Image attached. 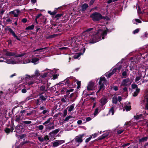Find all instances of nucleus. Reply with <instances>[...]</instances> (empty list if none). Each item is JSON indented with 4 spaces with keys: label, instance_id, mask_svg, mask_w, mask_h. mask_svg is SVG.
<instances>
[{
    "label": "nucleus",
    "instance_id": "nucleus-41",
    "mask_svg": "<svg viewBox=\"0 0 148 148\" xmlns=\"http://www.w3.org/2000/svg\"><path fill=\"white\" fill-rule=\"evenodd\" d=\"M133 62L132 61H131V63L130 64V70L132 71L134 70V67L132 65V63Z\"/></svg>",
    "mask_w": 148,
    "mask_h": 148
},
{
    "label": "nucleus",
    "instance_id": "nucleus-52",
    "mask_svg": "<svg viewBox=\"0 0 148 148\" xmlns=\"http://www.w3.org/2000/svg\"><path fill=\"white\" fill-rule=\"evenodd\" d=\"M26 136L25 134H21L19 136V138L20 139H22L24 138Z\"/></svg>",
    "mask_w": 148,
    "mask_h": 148
},
{
    "label": "nucleus",
    "instance_id": "nucleus-29",
    "mask_svg": "<svg viewBox=\"0 0 148 148\" xmlns=\"http://www.w3.org/2000/svg\"><path fill=\"white\" fill-rule=\"evenodd\" d=\"M4 131L5 133L8 134L11 132V130L10 128L6 127L4 130Z\"/></svg>",
    "mask_w": 148,
    "mask_h": 148
},
{
    "label": "nucleus",
    "instance_id": "nucleus-27",
    "mask_svg": "<svg viewBox=\"0 0 148 148\" xmlns=\"http://www.w3.org/2000/svg\"><path fill=\"white\" fill-rule=\"evenodd\" d=\"M105 89V86L104 85V84H103L102 85H101L99 86V89L97 92V93L99 92L101 89H102L103 91Z\"/></svg>",
    "mask_w": 148,
    "mask_h": 148
},
{
    "label": "nucleus",
    "instance_id": "nucleus-4",
    "mask_svg": "<svg viewBox=\"0 0 148 148\" xmlns=\"http://www.w3.org/2000/svg\"><path fill=\"white\" fill-rule=\"evenodd\" d=\"M85 135V134H84L79 135L75 137V140L77 143H81L83 141L82 138L84 137Z\"/></svg>",
    "mask_w": 148,
    "mask_h": 148
},
{
    "label": "nucleus",
    "instance_id": "nucleus-5",
    "mask_svg": "<svg viewBox=\"0 0 148 148\" xmlns=\"http://www.w3.org/2000/svg\"><path fill=\"white\" fill-rule=\"evenodd\" d=\"M45 127L46 131H49L51 130L54 129V124L53 123H50L45 125Z\"/></svg>",
    "mask_w": 148,
    "mask_h": 148
},
{
    "label": "nucleus",
    "instance_id": "nucleus-13",
    "mask_svg": "<svg viewBox=\"0 0 148 148\" xmlns=\"http://www.w3.org/2000/svg\"><path fill=\"white\" fill-rule=\"evenodd\" d=\"M100 101L101 103V106L103 107L107 103L108 101L106 98L103 97L101 99Z\"/></svg>",
    "mask_w": 148,
    "mask_h": 148
},
{
    "label": "nucleus",
    "instance_id": "nucleus-22",
    "mask_svg": "<svg viewBox=\"0 0 148 148\" xmlns=\"http://www.w3.org/2000/svg\"><path fill=\"white\" fill-rule=\"evenodd\" d=\"M16 53L14 52H7L5 54L6 56H11L15 55Z\"/></svg>",
    "mask_w": 148,
    "mask_h": 148
},
{
    "label": "nucleus",
    "instance_id": "nucleus-12",
    "mask_svg": "<svg viewBox=\"0 0 148 148\" xmlns=\"http://www.w3.org/2000/svg\"><path fill=\"white\" fill-rule=\"evenodd\" d=\"M73 78V77L72 76L67 77L64 80V81L65 82V84L68 86L71 85V82L70 80Z\"/></svg>",
    "mask_w": 148,
    "mask_h": 148
},
{
    "label": "nucleus",
    "instance_id": "nucleus-34",
    "mask_svg": "<svg viewBox=\"0 0 148 148\" xmlns=\"http://www.w3.org/2000/svg\"><path fill=\"white\" fill-rule=\"evenodd\" d=\"M53 146L54 147H57L59 145V143L57 141H56L54 142H53Z\"/></svg>",
    "mask_w": 148,
    "mask_h": 148
},
{
    "label": "nucleus",
    "instance_id": "nucleus-7",
    "mask_svg": "<svg viewBox=\"0 0 148 148\" xmlns=\"http://www.w3.org/2000/svg\"><path fill=\"white\" fill-rule=\"evenodd\" d=\"M60 130L59 129H56L49 133V134L51 138L53 137Z\"/></svg>",
    "mask_w": 148,
    "mask_h": 148
},
{
    "label": "nucleus",
    "instance_id": "nucleus-6",
    "mask_svg": "<svg viewBox=\"0 0 148 148\" xmlns=\"http://www.w3.org/2000/svg\"><path fill=\"white\" fill-rule=\"evenodd\" d=\"M21 12L20 11L18 10H15L14 11H11L9 12L10 14H12L14 15L15 17H17L18 16L19 14Z\"/></svg>",
    "mask_w": 148,
    "mask_h": 148
},
{
    "label": "nucleus",
    "instance_id": "nucleus-45",
    "mask_svg": "<svg viewBox=\"0 0 148 148\" xmlns=\"http://www.w3.org/2000/svg\"><path fill=\"white\" fill-rule=\"evenodd\" d=\"M30 142L29 141H26L24 142H23L21 143L20 145H21V146H23L25 144L29 143Z\"/></svg>",
    "mask_w": 148,
    "mask_h": 148
},
{
    "label": "nucleus",
    "instance_id": "nucleus-20",
    "mask_svg": "<svg viewBox=\"0 0 148 148\" xmlns=\"http://www.w3.org/2000/svg\"><path fill=\"white\" fill-rule=\"evenodd\" d=\"M21 115L20 114V115H16L14 118V120L16 122H18V123L20 122L22 120V119L21 118Z\"/></svg>",
    "mask_w": 148,
    "mask_h": 148
},
{
    "label": "nucleus",
    "instance_id": "nucleus-10",
    "mask_svg": "<svg viewBox=\"0 0 148 148\" xmlns=\"http://www.w3.org/2000/svg\"><path fill=\"white\" fill-rule=\"evenodd\" d=\"M110 134V133L108 132H106L105 133L103 134L101 136L99 137L98 138L99 140H101L105 138L108 137Z\"/></svg>",
    "mask_w": 148,
    "mask_h": 148
},
{
    "label": "nucleus",
    "instance_id": "nucleus-44",
    "mask_svg": "<svg viewBox=\"0 0 148 148\" xmlns=\"http://www.w3.org/2000/svg\"><path fill=\"white\" fill-rule=\"evenodd\" d=\"M23 122L24 124H29L32 123V122L31 121H23Z\"/></svg>",
    "mask_w": 148,
    "mask_h": 148
},
{
    "label": "nucleus",
    "instance_id": "nucleus-16",
    "mask_svg": "<svg viewBox=\"0 0 148 148\" xmlns=\"http://www.w3.org/2000/svg\"><path fill=\"white\" fill-rule=\"evenodd\" d=\"M24 126L22 123H20L18 125L15 127V129L17 130L22 131L24 129Z\"/></svg>",
    "mask_w": 148,
    "mask_h": 148
},
{
    "label": "nucleus",
    "instance_id": "nucleus-32",
    "mask_svg": "<svg viewBox=\"0 0 148 148\" xmlns=\"http://www.w3.org/2000/svg\"><path fill=\"white\" fill-rule=\"evenodd\" d=\"M52 119V117L49 118L47 121H45L44 123H43V125H47V124H49L50 123V120Z\"/></svg>",
    "mask_w": 148,
    "mask_h": 148
},
{
    "label": "nucleus",
    "instance_id": "nucleus-15",
    "mask_svg": "<svg viewBox=\"0 0 148 148\" xmlns=\"http://www.w3.org/2000/svg\"><path fill=\"white\" fill-rule=\"evenodd\" d=\"M48 86L46 87V86L43 85L39 87V90L40 91H47L48 90Z\"/></svg>",
    "mask_w": 148,
    "mask_h": 148
},
{
    "label": "nucleus",
    "instance_id": "nucleus-46",
    "mask_svg": "<svg viewBox=\"0 0 148 148\" xmlns=\"http://www.w3.org/2000/svg\"><path fill=\"white\" fill-rule=\"evenodd\" d=\"M59 76V74H54L52 75L53 78L52 79H55L58 78V76Z\"/></svg>",
    "mask_w": 148,
    "mask_h": 148
},
{
    "label": "nucleus",
    "instance_id": "nucleus-62",
    "mask_svg": "<svg viewBox=\"0 0 148 148\" xmlns=\"http://www.w3.org/2000/svg\"><path fill=\"white\" fill-rule=\"evenodd\" d=\"M92 138V136H90V137L86 138L85 140V142L86 143H87L90 140V139H91Z\"/></svg>",
    "mask_w": 148,
    "mask_h": 148
},
{
    "label": "nucleus",
    "instance_id": "nucleus-25",
    "mask_svg": "<svg viewBox=\"0 0 148 148\" xmlns=\"http://www.w3.org/2000/svg\"><path fill=\"white\" fill-rule=\"evenodd\" d=\"M58 35V34H54L52 35L49 36H47L46 38L47 39H51L55 38Z\"/></svg>",
    "mask_w": 148,
    "mask_h": 148
},
{
    "label": "nucleus",
    "instance_id": "nucleus-58",
    "mask_svg": "<svg viewBox=\"0 0 148 148\" xmlns=\"http://www.w3.org/2000/svg\"><path fill=\"white\" fill-rule=\"evenodd\" d=\"M122 75L125 77L127 75V73L126 71H123L122 74Z\"/></svg>",
    "mask_w": 148,
    "mask_h": 148
},
{
    "label": "nucleus",
    "instance_id": "nucleus-38",
    "mask_svg": "<svg viewBox=\"0 0 148 148\" xmlns=\"http://www.w3.org/2000/svg\"><path fill=\"white\" fill-rule=\"evenodd\" d=\"M47 49H48L47 47H44V48H40V49H37L36 50H34V51L35 52V51H40V52H42V51H41L42 50H43V49L47 50Z\"/></svg>",
    "mask_w": 148,
    "mask_h": 148
},
{
    "label": "nucleus",
    "instance_id": "nucleus-61",
    "mask_svg": "<svg viewBox=\"0 0 148 148\" xmlns=\"http://www.w3.org/2000/svg\"><path fill=\"white\" fill-rule=\"evenodd\" d=\"M38 127L39 130H42L44 128V126L42 125H40L38 126Z\"/></svg>",
    "mask_w": 148,
    "mask_h": 148
},
{
    "label": "nucleus",
    "instance_id": "nucleus-14",
    "mask_svg": "<svg viewBox=\"0 0 148 148\" xmlns=\"http://www.w3.org/2000/svg\"><path fill=\"white\" fill-rule=\"evenodd\" d=\"M94 85V83L93 82H90L87 86V90H92Z\"/></svg>",
    "mask_w": 148,
    "mask_h": 148
},
{
    "label": "nucleus",
    "instance_id": "nucleus-24",
    "mask_svg": "<svg viewBox=\"0 0 148 148\" xmlns=\"http://www.w3.org/2000/svg\"><path fill=\"white\" fill-rule=\"evenodd\" d=\"M75 106V104L73 103L70 106L68 107L67 108L69 107L68 109V111L69 112H71L74 109Z\"/></svg>",
    "mask_w": 148,
    "mask_h": 148
},
{
    "label": "nucleus",
    "instance_id": "nucleus-2",
    "mask_svg": "<svg viewBox=\"0 0 148 148\" xmlns=\"http://www.w3.org/2000/svg\"><path fill=\"white\" fill-rule=\"evenodd\" d=\"M90 17L94 22L98 21L101 20L105 18L104 16H102L100 13L98 12L93 13L90 15Z\"/></svg>",
    "mask_w": 148,
    "mask_h": 148
},
{
    "label": "nucleus",
    "instance_id": "nucleus-64",
    "mask_svg": "<svg viewBox=\"0 0 148 148\" xmlns=\"http://www.w3.org/2000/svg\"><path fill=\"white\" fill-rule=\"evenodd\" d=\"M27 19L26 18H25L23 19L21 21L23 23H26L27 21Z\"/></svg>",
    "mask_w": 148,
    "mask_h": 148
},
{
    "label": "nucleus",
    "instance_id": "nucleus-43",
    "mask_svg": "<svg viewBox=\"0 0 148 148\" xmlns=\"http://www.w3.org/2000/svg\"><path fill=\"white\" fill-rule=\"evenodd\" d=\"M77 88L78 89H79L80 87L81 86V82L78 80L77 81Z\"/></svg>",
    "mask_w": 148,
    "mask_h": 148
},
{
    "label": "nucleus",
    "instance_id": "nucleus-55",
    "mask_svg": "<svg viewBox=\"0 0 148 148\" xmlns=\"http://www.w3.org/2000/svg\"><path fill=\"white\" fill-rule=\"evenodd\" d=\"M132 88L133 89H134L136 88H138L137 85L136 84H132Z\"/></svg>",
    "mask_w": 148,
    "mask_h": 148
},
{
    "label": "nucleus",
    "instance_id": "nucleus-9",
    "mask_svg": "<svg viewBox=\"0 0 148 148\" xmlns=\"http://www.w3.org/2000/svg\"><path fill=\"white\" fill-rule=\"evenodd\" d=\"M130 79L129 78H127L126 79H124L122 81L121 86H127V83H128L130 82Z\"/></svg>",
    "mask_w": 148,
    "mask_h": 148
},
{
    "label": "nucleus",
    "instance_id": "nucleus-33",
    "mask_svg": "<svg viewBox=\"0 0 148 148\" xmlns=\"http://www.w3.org/2000/svg\"><path fill=\"white\" fill-rule=\"evenodd\" d=\"M39 59L36 58H33L31 62L32 63H36L39 60Z\"/></svg>",
    "mask_w": 148,
    "mask_h": 148
},
{
    "label": "nucleus",
    "instance_id": "nucleus-11",
    "mask_svg": "<svg viewBox=\"0 0 148 148\" xmlns=\"http://www.w3.org/2000/svg\"><path fill=\"white\" fill-rule=\"evenodd\" d=\"M38 138L41 142H43L44 140H49V139L48 136L47 135H46L44 138H42L41 136H38Z\"/></svg>",
    "mask_w": 148,
    "mask_h": 148
},
{
    "label": "nucleus",
    "instance_id": "nucleus-19",
    "mask_svg": "<svg viewBox=\"0 0 148 148\" xmlns=\"http://www.w3.org/2000/svg\"><path fill=\"white\" fill-rule=\"evenodd\" d=\"M82 38L80 37H73L72 38V40L73 42H79L82 40Z\"/></svg>",
    "mask_w": 148,
    "mask_h": 148
},
{
    "label": "nucleus",
    "instance_id": "nucleus-8",
    "mask_svg": "<svg viewBox=\"0 0 148 148\" xmlns=\"http://www.w3.org/2000/svg\"><path fill=\"white\" fill-rule=\"evenodd\" d=\"M106 83V80L104 77H101L100 78L99 80V84L101 85L103 84L104 85L105 83Z\"/></svg>",
    "mask_w": 148,
    "mask_h": 148
},
{
    "label": "nucleus",
    "instance_id": "nucleus-59",
    "mask_svg": "<svg viewBox=\"0 0 148 148\" xmlns=\"http://www.w3.org/2000/svg\"><path fill=\"white\" fill-rule=\"evenodd\" d=\"M54 30L55 31V32H60L61 31V30L60 29L58 28V27L55 28Z\"/></svg>",
    "mask_w": 148,
    "mask_h": 148
},
{
    "label": "nucleus",
    "instance_id": "nucleus-35",
    "mask_svg": "<svg viewBox=\"0 0 148 148\" xmlns=\"http://www.w3.org/2000/svg\"><path fill=\"white\" fill-rule=\"evenodd\" d=\"M99 108L98 107L96 108L95 110L94 113V115L95 116H96L99 113Z\"/></svg>",
    "mask_w": 148,
    "mask_h": 148
},
{
    "label": "nucleus",
    "instance_id": "nucleus-53",
    "mask_svg": "<svg viewBox=\"0 0 148 148\" xmlns=\"http://www.w3.org/2000/svg\"><path fill=\"white\" fill-rule=\"evenodd\" d=\"M142 75H140L138 77H136L135 79V81L137 82L141 78V77H142Z\"/></svg>",
    "mask_w": 148,
    "mask_h": 148
},
{
    "label": "nucleus",
    "instance_id": "nucleus-3",
    "mask_svg": "<svg viewBox=\"0 0 148 148\" xmlns=\"http://www.w3.org/2000/svg\"><path fill=\"white\" fill-rule=\"evenodd\" d=\"M5 30H8L9 32L13 36L14 38H16L17 40L19 41L21 40V39L18 37L14 32L9 26H6L5 28Z\"/></svg>",
    "mask_w": 148,
    "mask_h": 148
},
{
    "label": "nucleus",
    "instance_id": "nucleus-54",
    "mask_svg": "<svg viewBox=\"0 0 148 148\" xmlns=\"http://www.w3.org/2000/svg\"><path fill=\"white\" fill-rule=\"evenodd\" d=\"M42 14L40 13L38 15H37L36 16L35 19V21H36V20H37L38 18H39L41 16H42Z\"/></svg>",
    "mask_w": 148,
    "mask_h": 148
},
{
    "label": "nucleus",
    "instance_id": "nucleus-18",
    "mask_svg": "<svg viewBox=\"0 0 148 148\" xmlns=\"http://www.w3.org/2000/svg\"><path fill=\"white\" fill-rule=\"evenodd\" d=\"M39 97L38 98L40 100H41V102H43V101H46L47 97V96L46 94H45V96L43 95H39Z\"/></svg>",
    "mask_w": 148,
    "mask_h": 148
},
{
    "label": "nucleus",
    "instance_id": "nucleus-50",
    "mask_svg": "<svg viewBox=\"0 0 148 148\" xmlns=\"http://www.w3.org/2000/svg\"><path fill=\"white\" fill-rule=\"evenodd\" d=\"M43 18L44 19V21H43V24L45 25V24L47 23V18H46L45 16H43Z\"/></svg>",
    "mask_w": 148,
    "mask_h": 148
},
{
    "label": "nucleus",
    "instance_id": "nucleus-42",
    "mask_svg": "<svg viewBox=\"0 0 148 148\" xmlns=\"http://www.w3.org/2000/svg\"><path fill=\"white\" fill-rule=\"evenodd\" d=\"M73 118V116L71 115H69L67 116L64 119V121H68L69 119Z\"/></svg>",
    "mask_w": 148,
    "mask_h": 148
},
{
    "label": "nucleus",
    "instance_id": "nucleus-26",
    "mask_svg": "<svg viewBox=\"0 0 148 148\" xmlns=\"http://www.w3.org/2000/svg\"><path fill=\"white\" fill-rule=\"evenodd\" d=\"M63 14H56L55 16V18H56V20H58L61 17H63Z\"/></svg>",
    "mask_w": 148,
    "mask_h": 148
},
{
    "label": "nucleus",
    "instance_id": "nucleus-47",
    "mask_svg": "<svg viewBox=\"0 0 148 148\" xmlns=\"http://www.w3.org/2000/svg\"><path fill=\"white\" fill-rule=\"evenodd\" d=\"M67 108L64 109L63 111V116L64 117H65L67 115Z\"/></svg>",
    "mask_w": 148,
    "mask_h": 148
},
{
    "label": "nucleus",
    "instance_id": "nucleus-57",
    "mask_svg": "<svg viewBox=\"0 0 148 148\" xmlns=\"http://www.w3.org/2000/svg\"><path fill=\"white\" fill-rule=\"evenodd\" d=\"M67 90V88H64L63 89L61 90V93L62 94H64V92H66Z\"/></svg>",
    "mask_w": 148,
    "mask_h": 148
},
{
    "label": "nucleus",
    "instance_id": "nucleus-23",
    "mask_svg": "<svg viewBox=\"0 0 148 148\" xmlns=\"http://www.w3.org/2000/svg\"><path fill=\"white\" fill-rule=\"evenodd\" d=\"M28 112V111L26 109L22 110L20 112V114L21 115V116H25V115L26 113H27Z\"/></svg>",
    "mask_w": 148,
    "mask_h": 148
},
{
    "label": "nucleus",
    "instance_id": "nucleus-49",
    "mask_svg": "<svg viewBox=\"0 0 148 148\" xmlns=\"http://www.w3.org/2000/svg\"><path fill=\"white\" fill-rule=\"evenodd\" d=\"M125 109L127 111H130L131 109V108L130 106H126L125 108Z\"/></svg>",
    "mask_w": 148,
    "mask_h": 148
},
{
    "label": "nucleus",
    "instance_id": "nucleus-51",
    "mask_svg": "<svg viewBox=\"0 0 148 148\" xmlns=\"http://www.w3.org/2000/svg\"><path fill=\"white\" fill-rule=\"evenodd\" d=\"M32 78V77H31L30 75H26V76L25 78V80H27L28 79H30V78Z\"/></svg>",
    "mask_w": 148,
    "mask_h": 148
},
{
    "label": "nucleus",
    "instance_id": "nucleus-48",
    "mask_svg": "<svg viewBox=\"0 0 148 148\" xmlns=\"http://www.w3.org/2000/svg\"><path fill=\"white\" fill-rule=\"evenodd\" d=\"M35 75L36 77H38L40 75V73H39V72L38 70H36L35 71Z\"/></svg>",
    "mask_w": 148,
    "mask_h": 148
},
{
    "label": "nucleus",
    "instance_id": "nucleus-37",
    "mask_svg": "<svg viewBox=\"0 0 148 148\" xmlns=\"http://www.w3.org/2000/svg\"><path fill=\"white\" fill-rule=\"evenodd\" d=\"M81 53H76V54L74 55L73 58L74 59L78 58L80 56Z\"/></svg>",
    "mask_w": 148,
    "mask_h": 148
},
{
    "label": "nucleus",
    "instance_id": "nucleus-56",
    "mask_svg": "<svg viewBox=\"0 0 148 148\" xmlns=\"http://www.w3.org/2000/svg\"><path fill=\"white\" fill-rule=\"evenodd\" d=\"M47 73H45L43 74L41 76V77L43 78H45V77H47Z\"/></svg>",
    "mask_w": 148,
    "mask_h": 148
},
{
    "label": "nucleus",
    "instance_id": "nucleus-30",
    "mask_svg": "<svg viewBox=\"0 0 148 148\" xmlns=\"http://www.w3.org/2000/svg\"><path fill=\"white\" fill-rule=\"evenodd\" d=\"M61 8V7H59L58 8H55V10L53 12H51V15H54L56 14L57 13V10L58 9H59Z\"/></svg>",
    "mask_w": 148,
    "mask_h": 148
},
{
    "label": "nucleus",
    "instance_id": "nucleus-36",
    "mask_svg": "<svg viewBox=\"0 0 148 148\" xmlns=\"http://www.w3.org/2000/svg\"><path fill=\"white\" fill-rule=\"evenodd\" d=\"M117 97H113L112 98V102L116 104L117 103Z\"/></svg>",
    "mask_w": 148,
    "mask_h": 148
},
{
    "label": "nucleus",
    "instance_id": "nucleus-63",
    "mask_svg": "<svg viewBox=\"0 0 148 148\" xmlns=\"http://www.w3.org/2000/svg\"><path fill=\"white\" fill-rule=\"evenodd\" d=\"M139 30H140V29L138 28L137 29H135V30H134L133 31V34H135L138 33V32H139Z\"/></svg>",
    "mask_w": 148,
    "mask_h": 148
},
{
    "label": "nucleus",
    "instance_id": "nucleus-40",
    "mask_svg": "<svg viewBox=\"0 0 148 148\" xmlns=\"http://www.w3.org/2000/svg\"><path fill=\"white\" fill-rule=\"evenodd\" d=\"M130 144V143H124L123 145L121 146V147H123V148H125L126 146H129Z\"/></svg>",
    "mask_w": 148,
    "mask_h": 148
},
{
    "label": "nucleus",
    "instance_id": "nucleus-17",
    "mask_svg": "<svg viewBox=\"0 0 148 148\" xmlns=\"http://www.w3.org/2000/svg\"><path fill=\"white\" fill-rule=\"evenodd\" d=\"M148 139V137H143L140 138H139L138 140L139 143H142L146 142L147 141Z\"/></svg>",
    "mask_w": 148,
    "mask_h": 148
},
{
    "label": "nucleus",
    "instance_id": "nucleus-39",
    "mask_svg": "<svg viewBox=\"0 0 148 148\" xmlns=\"http://www.w3.org/2000/svg\"><path fill=\"white\" fill-rule=\"evenodd\" d=\"M33 98V96L32 95H31L30 96L27 97L25 100V102L29 100L30 99H32Z\"/></svg>",
    "mask_w": 148,
    "mask_h": 148
},
{
    "label": "nucleus",
    "instance_id": "nucleus-1",
    "mask_svg": "<svg viewBox=\"0 0 148 148\" xmlns=\"http://www.w3.org/2000/svg\"><path fill=\"white\" fill-rule=\"evenodd\" d=\"M93 29V28H88L84 32V38L85 40L89 42V43L93 44L105 38V36L107 34L106 31H103L100 29H99L97 32L95 34H92L89 32Z\"/></svg>",
    "mask_w": 148,
    "mask_h": 148
},
{
    "label": "nucleus",
    "instance_id": "nucleus-28",
    "mask_svg": "<svg viewBox=\"0 0 148 148\" xmlns=\"http://www.w3.org/2000/svg\"><path fill=\"white\" fill-rule=\"evenodd\" d=\"M34 25L32 24L31 25L27 27L25 29L26 30H33L34 29Z\"/></svg>",
    "mask_w": 148,
    "mask_h": 148
},
{
    "label": "nucleus",
    "instance_id": "nucleus-31",
    "mask_svg": "<svg viewBox=\"0 0 148 148\" xmlns=\"http://www.w3.org/2000/svg\"><path fill=\"white\" fill-rule=\"evenodd\" d=\"M109 112H111L112 113V115H113L114 114V107L112 106L110 108V110H109Z\"/></svg>",
    "mask_w": 148,
    "mask_h": 148
},
{
    "label": "nucleus",
    "instance_id": "nucleus-21",
    "mask_svg": "<svg viewBox=\"0 0 148 148\" xmlns=\"http://www.w3.org/2000/svg\"><path fill=\"white\" fill-rule=\"evenodd\" d=\"M88 5L87 3H85L83 4L82 6L81 11L82 12L84 11L85 10L88 8Z\"/></svg>",
    "mask_w": 148,
    "mask_h": 148
},
{
    "label": "nucleus",
    "instance_id": "nucleus-60",
    "mask_svg": "<svg viewBox=\"0 0 148 148\" xmlns=\"http://www.w3.org/2000/svg\"><path fill=\"white\" fill-rule=\"evenodd\" d=\"M77 97H75L74 98H70V101L72 102H73L75 101Z\"/></svg>",
    "mask_w": 148,
    "mask_h": 148
}]
</instances>
